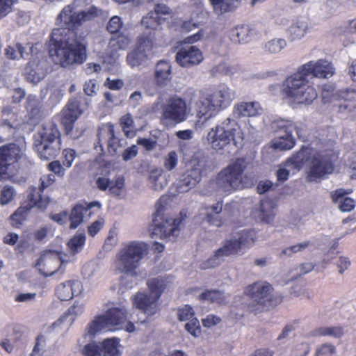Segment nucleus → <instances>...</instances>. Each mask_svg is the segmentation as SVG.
I'll use <instances>...</instances> for the list:
<instances>
[{"mask_svg": "<svg viewBox=\"0 0 356 356\" xmlns=\"http://www.w3.org/2000/svg\"><path fill=\"white\" fill-rule=\"evenodd\" d=\"M82 291L81 282L78 280H72L60 284L56 288V293L61 301H67L74 296L79 295Z\"/></svg>", "mask_w": 356, "mask_h": 356, "instance_id": "obj_30", "label": "nucleus"}, {"mask_svg": "<svg viewBox=\"0 0 356 356\" xmlns=\"http://www.w3.org/2000/svg\"><path fill=\"white\" fill-rule=\"evenodd\" d=\"M120 124L123 132L127 137L133 138L136 135L134 120L130 114L123 115L120 118Z\"/></svg>", "mask_w": 356, "mask_h": 356, "instance_id": "obj_48", "label": "nucleus"}, {"mask_svg": "<svg viewBox=\"0 0 356 356\" xmlns=\"http://www.w3.org/2000/svg\"><path fill=\"white\" fill-rule=\"evenodd\" d=\"M339 111L341 113H350L356 108V90L346 89L339 93Z\"/></svg>", "mask_w": 356, "mask_h": 356, "instance_id": "obj_33", "label": "nucleus"}, {"mask_svg": "<svg viewBox=\"0 0 356 356\" xmlns=\"http://www.w3.org/2000/svg\"><path fill=\"white\" fill-rule=\"evenodd\" d=\"M33 149L42 160L52 159L59 154L60 133L54 122L49 121L40 126L33 135Z\"/></svg>", "mask_w": 356, "mask_h": 356, "instance_id": "obj_7", "label": "nucleus"}, {"mask_svg": "<svg viewBox=\"0 0 356 356\" xmlns=\"http://www.w3.org/2000/svg\"><path fill=\"white\" fill-rule=\"evenodd\" d=\"M272 128L277 135V139L274 143L275 148L289 150L293 147L295 139L292 136V132L296 130L297 134L299 135V130L293 122L280 119L273 122Z\"/></svg>", "mask_w": 356, "mask_h": 356, "instance_id": "obj_17", "label": "nucleus"}, {"mask_svg": "<svg viewBox=\"0 0 356 356\" xmlns=\"http://www.w3.org/2000/svg\"><path fill=\"white\" fill-rule=\"evenodd\" d=\"M131 43V38L128 35L119 34L113 36L109 41L108 51L111 57L115 60L119 57V51L124 50Z\"/></svg>", "mask_w": 356, "mask_h": 356, "instance_id": "obj_36", "label": "nucleus"}, {"mask_svg": "<svg viewBox=\"0 0 356 356\" xmlns=\"http://www.w3.org/2000/svg\"><path fill=\"white\" fill-rule=\"evenodd\" d=\"M202 170V162L196 157L192 158L177 183V191L184 193L193 188L201 180Z\"/></svg>", "mask_w": 356, "mask_h": 356, "instance_id": "obj_19", "label": "nucleus"}, {"mask_svg": "<svg viewBox=\"0 0 356 356\" xmlns=\"http://www.w3.org/2000/svg\"><path fill=\"white\" fill-rule=\"evenodd\" d=\"M123 22L118 15L113 16L108 21L106 29L111 33H117L122 27Z\"/></svg>", "mask_w": 356, "mask_h": 356, "instance_id": "obj_58", "label": "nucleus"}, {"mask_svg": "<svg viewBox=\"0 0 356 356\" xmlns=\"http://www.w3.org/2000/svg\"><path fill=\"white\" fill-rule=\"evenodd\" d=\"M307 77L297 70L286 79L283 83V96L288 104L292 106H308L317 98L318 92L309 84Z\"/></svg>", "mask_w": 356, "mask_h": 356, "instance_id": "obj_6", "label": "nucleus"}, {"mask_svg": "<svg viewBox=\"0 0 356 356\" xmlns=\"http://www.w3.org/2000/svg\"><path fill=\"white\" fill-rule=\"evenodd\" d=\"M82 113L79 108V102L72 100L68 102L65 108L62 111V124L65 127L67 134H70L73 129V124Z\"/></svg>", "mask_w": 356, "mask_h": 356, "instance_id": "obj_28", "label": "nucleus"}, {"mask_svg": "<svg viewBox=\"0 0 356 356\" xmlns=\"http://www.w3.org/2000/svg\"><path fill=\"white\" fill-rule=\"evenodd\" d=\"M333 141H330L327 149L324 152H319L312 154L311 149L309 154L305 159V164L308 163L307 180L310 182L316 181L318 179H325L328 175L334 171V165L332 163L333 154L328 150L333 147Z\"/></svg>", "mask_w": 356, "mask_h": 356, "instance_id": "obj_11", "label": "nucleus"}, {"mask_svg": "<svg viewBox=\"0 0 356 356\" xmlns=\"http://www.w3.org/2000/svg\"><path fill=\"white\" fill-rule=\"evenodd\" d=\"M236 94L226 84H219L201 93L195 103L196 117L207 120L230 106Z\"/></svg>", "mask_w": 356, "mask_h": 356, "instance_id": "obj_2", "label": "nucleus"}, {"mask_svg": "<svg viewBox=\"0 0 356 356\" xmlns=\"http://www.w3.org/2000/svg\"><path fill=\"white\" fill-rule=\"evenodd\" d=\"M277 204L275 202L270 199H264L260 202L259 213L258 218L265 223H271L276 214L275 209Z\"/></svg>", "mask_w": 356, "mask_h": 356, "instance_id": "obj_37", "label": "nucleus"}, {"mask_svg": "<svg viewBox=\"0 0 356 356\" xmlns=\"http://www.w3.org/2000/svg\"><path fill=\"white\" fill-rule=\"evenodd\" d=\"M177 316L180 321H189L195 318V312L190 305H184L177 309Z\"/></svg>", "mask_w": 356, "mask_h": 356, "instance_id": "obj_56", "label": "nucleus"}, {"mask_svg": "<svg viewBox=\"0 0 356 356\" xmlns=\"http://www.w3.org/2000/svg\"><path fill=\"white\" fill-rule=\"evenodd\" d=\"M170 9L164 3H156L153 11L143 17L141 23L147 29L156 30L164 18L162 15H170Z\"/></svg>", "mask_w": 356, "mask_h": 356, "instance_id": "obj_27", "label": "nucleus"}, {"mask_svg": "<svg viewBox=\"0 0 356 356\" xmlns=\"http://www.w3.org/2000/svg\"><path fill=\"white\" fill-rule=\"evenodd\" d=\"M98 142L95 145V148L98 151H103V145L106 143L107 149L111 155H115L119 147L122 145L119 140L114 136L113 125L107 123L104 124L99 127L97 134Z\"/></svg>", "mask_w": 356, "mask_h": 356, "instance_id": "obj_21", "label": "nucleus"}, {"mask_svg": "<svg viewBox=\"0 0 356 356\" xmlns=\"http://www.w3.org/2000/svg\"><path fill=\"white\" fill-rule=\"evenodd\" d=\"M236 72V68L227 65L226 63H219L213 67L211 70V73L214 76L226 75L232 76Z\"/></svg>", "mask_w": 356, "mask_h": 356, "instance_id": "obj_53", "label": "nucleus"}, {"mask_svg": "<svg viewBox=\"0 0 356 356\" xmlns=\"http://www.w3.org/2000/svg\"><path fill=\"white\" fill-rule=\"evenodd\" d=\"M101 207L102 204L98 201L90 203L83 202L75 205L72 209L70 216H69L70 229H75L82 223L85 213L89 212V216H90L91 212L90 210L91 209L96 208L97 211H99Z\"/></svg>", "mask_w": 356, "mask_h": 356, "instance_id": "obj_26", "label": "nucleus"}, {"mask_svg": "<svg viewBox=\"0 0 356 356\" xmlns=\"http://www.w3.org/2000/svg\"><path fill=\"white\" fill-rule=\"evenodd\" d=\"M207 138L215 150L230 153L242 145L243 133L235 120L227 118L211 129Z\"/></svg>", "mask_w": 356, "mask_h": 356, "instance_id": "obj_3", "label": "nucleus"}, {"mask_svg": "<svg viewBox=\"0 0 356 356\" xmlns=\"http://www.w3.org/2000/svg\"><path fill=\"white\" fill-rule=\"evenodd\" d=\"M286 41L284 38H275L263 44L262 49L267 54H277L286 47Z\"/></svg>", "mask_w": 356, "mask_h": 356, "instance_id": "obj_42", "label": "nucleus"}, {"mask_svg": "<svg viewBox=\"0 0 356 356\" xmlns=\"http://www.w3.org/2000/svg\"><path fill=\"white\" fill-rule=\"evenodd\" d=\"M154 42L147 33L136 37L132 48L127 52L126 63L132 69L145 67L153 58Z\"/></svg>", "mask_w": 356, "mask_h": 356, "instance_id": "obj_13", "label": "nucleus"}, {"mask_svg": "<svg viewBox=\"0 0 356 356\" xmlns=\"http://www.w3.org/2000/svg\"><path fill=\"white\" fill-rule=\"evenodd\" d=\"M99 90L97 80L90 79L83 86V91L88 96H95Z\"/></svg>", "mask_w": 356, "mask_h": 356, "instance_id": "obj_61", "label": "nucleus"}, {"mask_svg": "<svg viewBox=\"0 0 356 356\" xmlns=\"http://www.w3.org/2000/svg\"><path fill=\"white\" fill-rule=\"evenodd\" d=\"M85 305L82 302H75L72 306H71L65 314L67 315L68 317H72L73 318V321L74 322L76 318L83 313Z\"/></svg>", "mask_w": 356, "mask_h": 356, "instance_id": "obj_59", "label": "nucleus"}, {"mask_svg": "<svg viewBox=\"0 0 356 356\" xmlns=\"http://www.w3.org/2000/svg\"><path fill=\"white\" fill-rule=\"evenodd\" d=\"M200 298L201 300L209 301L211 302L222 304L227 300L226 295L218 290H209L203 292Z\"/></svg>", "mask_w": 356, "mask_h": 356, "instance_id": "obj_47", "label": "nucleus"}, {"mask_svg": "<svg viewBox=\"0 0 356 356\" xmlns=\"http://www.w3.org/2000/svg\"><path fill=\"white\" fill-rule=\"evenodd\" d=\"M350 193L351 191L346 192L340 188L330 193L332 202L337 205L338 209L341 212H349L355 208V200L346 197V195Z\"/></svg>", "mask_w": 356, "mask_h": 356, "instance_id": "obj_32", "label": "nucleus"}, {"mask_svg": "<svg viewBox=\"0 0 356 356\" xmlns=\"http://www.w3.org/2000/svg\"><path fill=\"white\" fill-rule=\"evenodd\" d=\"M29 202L26 205H22L10 216L13 226L19 227L26 218L27 212L32 208L45 209L50 202L49 197H42L36 188H34L28 195Z\"/></svg>", "mask_w": 356, "mask_h": 356, "instance_id": "obj_18", "label": "nucleus"}, {"mask_svg": "<svg viewBox=\"0 0 356 356\" xmlns=\"http://www.w3.org/2000/svg\"><path fill=\"white\" fill-rule=\"evenodd\" d=\"M344 334L343 327H321L314 330L316 336H331L334 337H340Z\"/></svg>", "mask_w": 356, "mask_h": 356, "instance_id": "obj_49", "label": "nucleus"}, {"mask_svg": "<svg viewBox=\"0 0 356 356\" xmlns=\"http://www.w3.org/2000/svg\"><path fill=\"white\" fill-rule=\"evenodd\" d=\"M167 279L154 278L148 281L149 293L138 292L133 297L134 305L147 316L156 314L159 310V300L167 286Z\"/></svg>", "mask_w": 356, "mask_h": 356, "instance_id": "obj_10", "label": "nucleus"}, {"mask_svg": "<svg viewBox=\"0 0 356 356\" xmlns=\"http://www.w3.org/2000/svg\"><path fill=\"white\" fill-rule=\"evenodd\" d=\"M149 181L151 188L154 191H161L168 184L167 179L163 175V170L159 168L151 170Z\"/></svg>", "mask_w": 356, "mask_h": 356, "instance_id": "obj_43", "label": "nucleus"}, {"mask_svg": "<svg viewBox=\"0 0 356 356\" xmlns=\"http://www.w3.org/2000/svg\"><path fill=\"white\" fill-rule=\"evenodd\" d=\"M62 264L63 261L58 252L48 251L41 254L35 264V267L41 275L49 277L54 275Z\"/></svg>", "mask_w": 356, "mask_h": 356, "instance_id": "obj_23", "label": "nucleus"}, {"mask_svg": "<svg viewBox=\"0 0 356 356\" xmlns=\"http://www.w3.org/2000/svg\"><path fill=\"white\" fill-rule=\"evenodd\" d=\"M124 179L123 177H118L115 181H111L109 192L115 197H120L124 193Z\"/></svg>", "mask_w": 356, "mask_h": 356, "instance_id": "obj_55", "label": "nucleus"}, {"mask_svg": "<svg viewBox=\"0 0 356 356\" xmlns=\"http://www.w3.org/2000/svg\"><path fill=\"white\" fill-rule=\"evenodd\" d=\"M298 70L307 77L312 74L314 77L323 79H329L335 71L332 63L325 59L311 60L300 65Z\"/></svg>", "mask_w": 356, "mask_h": 356, "instance_id": "obj_20", "label": "nucleus"}, {"mask_svg": "<svg viewBox=\"0 0 356 356\" xmlns=\"http://www.w3.org/2000/svg\"><path fill=\"white\" fill-rule=\"evenodd\" d=\"M73 323V318L72 317H68L67 315L64 314L53 323L52 328L54 330L59 329L64 332H67L69 330Z\"/></svg>", "mask_w": 356, "mask_h": 356, "instance_id": "obj_54", "label": "nucleus"}, {"mask_svg": "<svg viewBox=\"0 0 356 356\" xmlns=\"http://www.w3.org/2000/svg\"><path fill=\"white\" fill-rule=\"evenodd\" d=\"M220 321L221 318L213 314L207 315L205 318L202 319L203 326L207 328L218 325Z\"/></svg>", "mask_w": 356, "mask_h": 356, "instance_id": "obj_64", "label": "nucleus"}, {"mask_svg": "<svg viewBox=\"0 0 356 356\" xmlns=\"http://www.w3.org/2000/svg\"><path fill=\"white\" fill-rule=\"evenodd\" d=\"M241 249L250 247L254 242L256 234L252 230H242L234 236Z\"/></svg>", "mask_w": 356, "mask_h": 356, "instance_id": "obj_45", "label": "nucleus"}, {"mask_svg": "<svg viewBox=\"0 0 356 356\" xmlns=\"http://www.w3.org/2000/svg\"><path fill=\"white\" fill-rule=\"evenodd\" d=\"M250 29L248 26L241 25L232 29L229 33L230 40L234 43H247L250 39Z\"/></svg>", "mask_w": 356, "mask_h": 356, "instance_id": "obj_40", "label": "nucleus"}, {"mask_svg": "<svg viewBox=\"0 0 356 356\" xmlns=\"http://www.w3.org/2000/svg\"><path fill=\"white\" fill-rule=\"evenodd\" d=\"M17 0H0V19L12 11L13 6Z\"/></svg>", "mask_w": 356, "mask_h": 356, "instance_id": "obj_60", "label": "nucleus"}, {"mask_svg": "<svg viewBox=\"0 0 356 356\" xmlns=\"http://www.w3.org/2000/svg\"><path fill=\"white\" fill-rule=\"evenodd\" d=\"M33 47L27 45L22 46L19 43L8 45L4 49V54L8 59L18 60L19 58L26 59L33 51Z\"/></svg>", "mask_w": 356, "mask_h": 356, "instance_id": "obj_38", "label": "nucleus"}, {"mask_svg": "<svg viewBox=\"0 0 356 356\" xmlns=\"http://www.w3.org/2000/svg\"><path fill=\"white\" fill-rule=\"evenodd\" d=\"M202 51L196 46H186L180 48L176 54V61L183 67H190L200 64L203 60Z\"/></svg>", "mask_w": 356, "mask_h": 356, "instance_id": "obj_25", "label": "nucleus"}, {"mask_svg": "<svg viewBox=\"0 0 356 356\" xmlns=\"http://www.w3.org/2000/svg\"><path fill=\"white\" fill-rule=\"evenodd\" d=\"M245 166L241 159L225 168L217 175L215 184L219 191L232 193L244 187L243 172Z\"/></svg>", "mask_w": 356, "mask_h": 356, "instance_id": "obj_14", "label": "nucleus"}, {"mask_svg": "<svg viewBox=\"0 0 356 356\" xmlns=\"http://www.w3.org/2000/svg\"><path fill=\"white\" fill-rule=\"evenodd\" d=\"M307 77L297 70L286 79L283 83V96L288 104L292 106H308L317 98L318 92L309 84Z\"/></svg>", "mask_w": 356, "mask_h": 356, "instance_id": "obj_5", "label": "nucleus"}, {"mask_svg": "<svg viewBox=\"0 0 356 356\" xmlns=\"http://www.w3.org/2000/svg\"><path fill=\"white\" fill-rule=\"evenodd\" d=\"M271 285L264 281L256 282L248 286L245 293L249 296L259 307H273L280 303L282 296L280 294H272Z\"/></svg>", "mask_w": 356, "mask_h": 356, "instance_id": "obj_16", "label": "nucleus"}, {"mask_svg": "<svg viewBox=\"0 0 356 356\" xmlns=\"http://www.w3.org/2000/svg\"><path fill=\"white\" fill-rule=\"evenodd\" d=\"M263 108L258 102H242L235 104L232 114L236 118L257 117L261 115Z\"/></svg>", "mask_w": 356, "mask_h": 356, "instance_id": "obj_29", "label": "nucleus"}, {"mask_svg": "<svg viewBox=\"0 0 356 356\" xmlns=\"http://www.w3.org/2000/svg\"><path fill=\"white\" fill-rule=\"evenodd\" d=\"M308 20L305 17L298 18L292 22L287 30L291 41L302 39L309 31Z\"/></svg>", "mask_w": 356, "mask_h": 356, "instance_id": "obj_34", "label": "nucleus"}, {"mask_svg": "<svg viewBox=\"0 0 356 356\" xmlns=\"http://www.w3.org/2000/svg\"><path fill=\"white\" fill-rule=\"evenodd\" d=\"M25 155L24 145L8 143L0 147V181H16L19 161Z\"/></svg>", "mask_w": 356, "mask_h": 356, "instance_id": "obj_9", "label": "nucleus"}, {"mask_svg": "<svg viewBox=\"0 0 356 356\" xmlns=\"http://www.w3.org/2000/svg\"><path fill=\"white\" fill-rule=\"evenodd\" d=\"M222 209V202H218L211 207L203 208L201 211V214L206 216L205 220L208 223L216 227H220L222 224L220 216Z\"/></svg>", "mask_w": 356, "mask_h": 356, "instance_id": "obj_39", "label": "nucleus"}, {"mask_svg": "<svg viewBox=\"0 0 356 356\" xmlns=\"http://www.w3.org/2000/svg\"><path fill=\"white\" fill-rule=\"evenodd\" d=\"M86 242V236L83 233H79L74 236L69 242L67 246L71 253L75 254L82 250Z\"/></svg>", "mask_w": 356, "mask_h": 356, "instance_id": "obj_50", "label": "nucleus"}, {"mask_svg": "<svg viewBox=\"0 0 356 356\" xmlns=\"http://www.w3.org/2000/svg\"><path fill=\"white\" fill-rule=\"evenodd\" d=\"M82 274L86 279L94 282L102 276V273L100 267L97 264L90 262L83 266Z\"/></svg>", "mask_w": 356, "mask_h": 356, "instance_id": "obj_46", "label": "nucleus"}, {"mask_svg": "<svg viewBox=\"0 0 356 356\" xmlns=\"http://www.w3.org/2000/svg\"><path fill=\"white\" fill-rule=\"evenodd\" d=\"M120 340L118 338L105 339L99 346L102 356H120Z\"/></svg>", "mask_w": 356, "mask_h": 356, "instance_id": "obj_41", "label": "nucleus"}, {"mask_svg": "<svg viewBox=\"0 0 356 356\" xmlns=\"http://www.w3.org/2000/svg\"><path fill=\"white\" fill-rule=\"evenodd\" d=\"M167 198L162 197L156 204V211L153 220L152 228V237L157 236L161 239L172 241L179 234L181 220L165 215L163 204Z\"/></svg>", "mask_w": 356, "mask_h": 356, "instance_id": "obj_12", "label": "nucleus"}, {"mask_svg": "<svg viewBox=\"0 0 356 356\" xmlns=\"http://www.w3.org/2000/svg\"><path fill=\"white\" fill-rule=\"evenodd\" d=\"M83 354L85 356H102L100 346L95 343H88L84 346Z\"/></svg>", "mask_w": 356, "mask_h": 356, "instance_id": "obj_62", "label": "nucleus"}, {"mask_svg": "<svg viewBox=\"0 0 356 356\" xmlns=\"http://www.w3.org/2000/svg\"><path fill=\"white\" fill-rule=\"evenodd\" d=\"M42 106L41 101L35 95H28L26 108L31 124L38 123L42 118Z\"/></svg>", "mask_w": 356, "mask_h": 356, "instance_id": "obj_35", "label": "nucleus"}, {"mask_svg": "<svg viewBox=\"0 0 356 356\" xmlns=\"http://www.w3.org/2000/svg\"><path fill=\"white\" fill-rule=\"evenodd\" d=\"M241 250L238 243L233 237L225 242L224 245L215 252L214 255L202 264V268H214L218 266L225 257L236 254Z\"/></svg>", "mask_w": 356, "mask_h": 356, "instance_id": "obj_24", "label": "nucleus"}, {"mask_svg": "<svg viewBox=\"0 0 356 356\" xmlns=\"http://www.w3.org/2000/svg\"><path fill=\"white\" fill-rule=\"evenodd\" d=\"M147 251V245L143 242L131 241L124 244L115 256V270L121 273L137 275L136 270Z\"/></svg>", "mask_w": 356, "mask_h": 356, "instance_id": "obj_8", "label": "nucleus"}, {"mask_svg": "<svg viewBox=\"0 0 356 356\" xmlns=\"http://www.w3.org/2000/svg\"><path fill=\"white\" fill-rule=\"evenodd\" d=\"M75 3L66 6L58 15L56 24L58 27L53 30L49 40V56L55 64L63 67L81 64L86 60V47L76 40L74 29L95 18L99 13L96 8L79 11Z\"/></svg>", "mask_w": 356, "mask_h": 356, "instance_id": "obj_1", "label": "nucleus"}, {"mask_svg": "<svg viewBox=\"0 0 356 356\" xmlns=\"http://www.w3.org/2000/svg\"><path fill=\"white\" fill-rule=\"evenodd\" d=\"M16 195L15 188L9 185L4 186L0 191V203L6 205L12 202Z\"/></svg>", "mask_w": 356, "mask_h": 356, "instance_id": "obj_52", "label": "nucleus"}, {"mask_svg": "<svg viewBox=\"0 0 356 356\" xmlns=\"http://www.w3.org/2000/svg\"><path fill=\"white\" fill-rule=\"evenodd\" d=\"M55 180V175L53 174L43 175L40 179V191H43L44 189L54 183Z\"/></svg>", "mask_w": 356, "mask_h": 356, "instance_id": "obj_63", "label": "nucleus"}, {"mask_svg": "<svg viewBox=\"0 0 356 356\" xmlns=\"http://www.w3.org/2000/svg\"><path fill=\"white\" fill-rule=\"evenodd\" d=\"M127 318V310L126 307L120 305L109 308L105 313L96 317L91 321L86 329L85 336L93 337L99 332H114L124 329L128 332L135 330L133 323H126Z\"/></svg>", "mask_w": 356, "mask_h": 356, "instance_id": "obj_4", "label": "nucleus"}, {"mask_svg": "<svg viewBox=\"0 0 356 356\" xmlns=\"http://www.w3.org/2000/svg\"><path fill=\"white\" fill-rule=\"evenodd\" d=\"M214 12L218 15H221L232 10L236 6V3L239 0H209Z\"/></svg>", "mask_w": 356, "mask_h": 356, "instance_id": "obj_44", "label": "nucleus"}, {"mask_svg": "<svg viewBox=\"0 0 356 356\" xmlns=\"http://www.w3.org/2000/svg\"><path fill=\"white\" fill-rule=\"evenodd\" d=\"M179 163V156L176 151H170L163 157V168L167 171L174 170Z\"/></svg>", "mask_w": 356, "mask_h": 356, "instance_id": "obj_51", "label": "nucleus"}, {"mask_svg": "<svg viewBox=\"0 0 356 356\" xmlns=\"http://www.w3.org/2000/svg\"><path fill=\"white\" fill-rule=\"evenodd\" d=\"M184 327L186 330L195 337H198L201 334V327L198 319L195 317L187 322Z\"/></svg>", "mask_w": 356, "mask_h": 356, "instance_id": "obj_57", "label": "nucleus"}, {"mask_svg": "<svg viewBox=\"0 0 356 356\" xmlns=\"http://www.w3.org/2000/svg\"><path fill=\"white\" fill-rule=\"evenodd\" d=\"M189 112L186 100L178 95H173L162 106L161 123L166 128L175 127L187 120Z\"/></svg>", "mask_w": 356, "mask_h": 356, "instance_id": "obj_15", "label": "nucleus"}, {"mask_svg": "<svg viewBox=\"0 0 356 356\" xmlns=\"http://www.w3.org/2000/svg\"><path fill=\"white\" fill-rule=\"evenodd\" d=\"M172 79V66L169 61L161 60L154 67V81L156 86L163 88Z\"/></svg>", "mask_w": 356, "mask_h": 356, "instance_id": "obj_31", "label": "nucleus"}, {"mask_svg": "<svg viewBox=\"0 0 356 356\" xmlns=\"http://www.w3.org/2000/svg\"><path fill=\"white\" fill-rule=\"evenodd\" d=\"M309 154L307 149H301L298 152L288 159L286 163L277 171V180L286 181L290 173L299 171L305 165V159Z\"/></svg>", "mask_w": 356, "mask_h": 356, "instance_id": "obj_22", "label": "nucleus"}]
</instances>
